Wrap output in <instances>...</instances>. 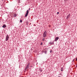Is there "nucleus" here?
I'll use <instances>...</instances> for the list:
<instances>
[{
	"instance_id": "obj_1",
	"label": "nucleus",
	"mask_w": 77,
	"mask_h": 77,
	"mask_svg": "<svg viewBox=\"0 0 77 77\" xmlns=\"http://www.w3.org/2000/svg\"><path fill=\"white\" fill-rule=\"evenodd\" d=\"M47 31H45L43 35V38H45L47 36Z\"/></svg>"
},
{
	"instance_id": "obj_2",
	"label": "nucleus",
	"mask_w": 77,
	"mask_h": 77,
	"mask_svg": "<svg viewBox=\"0 0 77 77\" xmlns=\"http://www.w3.org/2000/svg\"><path fill=\"white\" fill-rule=\"evenodd\" d=\"M30 66V63H29L27 65L26 68L25 69V70H26V69H29V66Z\"/></svg>"
},
{
	"instance_id": "obj_3",
	"label": "nucleus",
	"mask_w": 77,
	"mask_h": 77,
	"mask_svg": "<svg viewBox=\"0 0 77 77\" xmlns=\"http://www.w3.org/2000/svg\"><path fill=\"white\" fill-rule=\"evenodd\" d=\"M28 14H29V10H28L26 11V14L25 17H27V15H28Z\"/></svg>"
},
{
	"instance_id": "obj_4",
	"label": "nucleus",
	"mask_w": 77,
	"mask_h": 77,
	"mask_svg": "<svg viewBox=\"0 0 77 77\" xmlns=\"http://www.w3.org/2000/svg\"><path fill=\"white\" fill-rule=\"evenodd\" d=\"M9 39V35H7L6 38V40L5 41H8Z\"/></svg>"
},
{
	"instance_id": "obj_5",
	"label": "nucleus",
	"mask_w": 77,
	"mask_h": 77,
	"mask_svg": "<svg viewBox=\"0 0 77 77\" xmlns=\"http://www.w3.org/2000/svg\"><path fill=\"white\" fill-rule=\"evenodd\" d=\"M49 44L51 45H54V42H49Z\"/></svg>"
},
{
	"instance_id": "obj_6",
	"label": "nucleus",
	"mask_w": 77,
	"mask_h": 77,
	"mask_svg": "<svg viewBox=\"0 0 77 77\" xmlns=\"http://www.w3.org/2000/svg\"><path fill=\"white\" fill-rule=\"evenodd\" d=\"M59 37H56V38H55L54 41H57L58 39H59Z\"/></svg>"
},
{
	"instance_id": "obj_7",
	"label": "nucleus",
	"mask_w": 77,
	"mask_h": 77,
	"mask_svg": "<svg viewBox=\"0 0 77 77\" xmlns=\"http://www.w3.org/2000/svg\"><path fill=\"white\" fill-rule=\"evenodd\" d=\"M69 17H70V14H69L67 16L66 18L68 19L69 18Z\"/></svg>"
},
{
	"instance_id": "obj_8",
	"label": "nucleus",
	"mask_w": 77,
	"mask_h": 77,
	"mask_svg": "<svg viewBox=\"0 0 77 77\" xmlns=\"http://www.w3.org/2000/svg\"><path fill=\"white\" fill-rule=\"evenodd\" d=\"M2 27L3 28H5V27H6V25L4 24L2 26Z\"/></svg>"
},
{
	"instance_id": "obj_9",
	"label": "nucleus",
	"mask_w": 77,
	"mask_h": 77,
	"mask_svg": "<svg viewBox=\"0 0 77 77\" xmlns=\"http://www.w3.org/2000/svg\"><path fill=\"white\" fill-rule=\"evenodd\" d=\"M61 71H63V67H62L61 69Z\"/></svg>"
},
{
	"instance_id": "obj_10",
	"label": "nucleus",
	"mask_w": 77,
	"mask_h": 77,
	"mask_svg": "<svg viewBox=\"0 0 77 77\" xmlns=\"http://www.w3.org/2000/svg\"><path fill=\"white\" fill-rule=\"evenodd\" d=\"M17 15L15 14H14V17H17Z\"/></svg>"
},
{
	"instance_id": "obj_11",
	"label": "nucleus",
	"mask_w": 77,
	"mask_h": 77,
	"mask_svg": "<svg viewBox=\"0 0 77 77\" xmlns=\"http://www.w3.org/2000/svg\"><path fill=\"white\" fill-rule=\"evenodd\" d=\"M42 41H45V38H43L42 39Z\"/></svg>"
},
{
	"instance_id": "obj_12",
	"label": "nucleus",
	"mask_w": 77,
	"mask_h": 77,
	"mask_svg": "<svg viewBox=\"0 0 77 77\" xmlns=\"http://www.w3.org/2000/svg\"><path fill=\"white\" fill-rule=\"evenodd\" d=\"M20 23H22V20H20Z\"/></svg>"
},
{
	"instance_id": "obj_13",
	"label": "nucleus",
	"mask_w": 77,
	"mask_h": 77,
	"mask_svg": "<svg viewBox=\"0 0 77 77\" xmlns=\"http://www.w3.org/2000/svg\"><path fill=\"white\" fill-rule=\"evenodd\" d=\"M45 54H47V51H45Z\"/></svg>"
},
{
	"instance_id": "obj_14",
	"label": "nucleus",
	"mask_w": 77,
	"mask_h": 77,
	"mask_svg": "<svg viewBox=\"0 0 77 77\" xmlns=\"http://www.w3.org/2000/svg\"><path fill=\"white\" fill-rule=\"evenodd\" d=\"M40 45H42V42H41L40 44Z\"/></svg>"
},
{
	"instance_id": "obj_15",
	"label": "nucleus",
	"mask_w": 77,
	"mask_h": 77,
	"mask_svg": "<svg viewBox=\"0 0 77 77\" xmlns=\"http://www.w3.org/2000/svg\"><path fill=\"white\" fill-rule=\"evenodd\" d=\"M52 52V51H51V50L50 51V53H51Z\"/></svg>"
},
{
	"instance_id": "obj_16",
	"label": "nucleus",
	"mask_w": 77,
	"mask_h": 77,
	"mask_svg": "<svg viewBox=\"0 0 77 77\" xmlns=\"http://www.w3.org/2000/svg\"><path fill=\"white\" fill-rule=\"evenodd\" d=\"M18 3H20V0H18Z\"/></svg>"
},
{
	"instance_id": "obj_17",
	"label": "nucleus",
	"mask_w": 77,
	"mask_h": 77,
	"mask_svg": "<svg viewBox=\"0 0 77 77\" xmlns=\"http://www.w3.org/2000/svg\"><path fill=\"white\" fill-rule=\"evenodd\" d=\"M57 14H59V12H57Z\"/></svg>"
},
{
	"instance_id": "obj_18",
	"label": "nucleus",
	"mask_w": 77,
	"mask_h": 77,
	"mask_svg": "<svg viewBox=\"0 0 77 77\" xmlns=\"http://www.w3.org/2000/svg\"><path fill=\"white\" fill-rule=\"evenodd\" d=\"M40 71H41V72H42V69H41L40 70Z\"/></svg>"
},
{
	"instance_id": "obj_19",
	"label": "nucleus",
	"mask_w": 77,
	"mask_h": 77,
	"mask_svg": "<svg viewBox=\"0 0 77 77\" xmlns=\"http://www.w3.org/2000/svg\"><path fill=\"white\" fill-rule=\"evenodd\" d=\"M76 61H77V58H76Z\"/></svg>"
},
{
	"instance_id": "obj_20",
	"label": "nucleus",
	"mask_w": 77,
	"mask_h": 77,
	"mask_svg": "<svg viewBox=\"0 0 77 77\" xmlns=\"http://www.w3.org/2000/svg\"><path fill=\"white\" fill-rule=\"evenodd\" d=\"M74 59L73 60L72 62H74Z\"/></svg>"
},
{
	"instance_id": "obj_21",
	"label": "nucleus",
	"mask_w": 77,
	"mask_h": 77,
	"mask_svg": "<svg viewBox=\"0 0 77 77\" xmlns=\"http://www.w3.org/2000/svg\"><path fill=\"white\" fill-rule=\"evenodd\" d=\"M29 10L30 11V8H29Z\"/></svg>"
},
{
	"instance_id": "obj_22",
	"label": "nucleus",
	"mask_w": 77,
	"mask_h": 77,
	"mask_svg": "<svg viewBox=\"0 0 77 77\" xmlns=\"http://www.w3.org/2000/svg\"><path fill=\"white\" fill-rule=\"evenodd\" d=\"M77 67V65H76V67Z\"/></svg>"
},
{
	"instance_id": "obj_23",
	"label": "nucleus",
	"mask_w": 77,
	"mask_h": 77,
	"mask_svg": "<svg viewBox=\"0 0 77 77\" xmlns=\"http://www.w3.org/2000/svg\"><path fill=\"white\" fill-rule=\"evenodd\" d=\"M58 77H60V76H58Z\"/></svg>"
}]
</instances>
